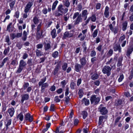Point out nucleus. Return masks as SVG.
I'll use <instances>...</instances> for the list:
<instances>
[{
  "label": "nucleus",
  "instance_id": "nucleus-1",
  "mask_svg": "<svg viewBox=\"0 0 133 133\" xmlns=\"http://www.w3.org/2000/svg\"><path fill=\"white\" fill-rule=\"evenodd\" d=\"M58 12L55 13V15L57 16L62 15L63 14L66 13L68 11L67 8L63 7L62 4L59 5L58 8Z\"/></svg>",
  "mask_w": 133,
  "mask_h": 133
},
{
  "label": "nucleus",
  "instance_id": "nucleus-2",
  "mask_svg": "<svg viewBox=\"0 0 133 133\" xmlns=\"http://www.w3.org/2000/svg\"><path fill=\"white\" fill-rule=\"evenodd\" d=\"M26 65V62L23 59L20 60L18 67L16 72L17 74L20 73L22 70L25 67Z\"/></svg>",
  "mask_w": 133,
  "mask_h": 133
},
{
  "label": "nucleus",
  "instance_id": "nucleus-3",
  "mask_svg": "<svg viewBox=\"0 0 133 133\" xmlns=\"http://www.w3.org/2000/svg\"><path fill=\"white\" fill-rule=\"evenodd\" d=\"M76 17L77 18L74 23L75 25L79 24L80 22L82 21V20L81 14H79L78 12H75L72 18L74 19Z\"/></svg>",
  "mask_w": 133,
  "mask_h": 133
},
{
  "label": "nucleus",
  "instance_id": "nucleus-4",
  "mask_svg": "<svg viewBox=\"0 0 133 133\" xmlns=\"http://www.w3.org/2000/svg\"><path fill=\"white\" fill-rule=\"evenodd\" d=\"M98 110L101 114L102 115H105L108 113V110L106 107H104L103 104H101L98 108Z\"/></svg>",
  "mask_w": 133,
  "mask_h": 133
},
{
  "label": "nucleus",
  "instance_id": "nucleus-5",
  "mask_svg": "<svg viewBox=\"0 0 133 133\" xmlns=\"http://www.w3.org/2000/svg\"><path fill=\"white\" fill-rule=\"evenodd\" d=\"M112 68H111L108 65H105L104 66L102 70L103 73L106 74L108 76H109L111 74V70Z\"/></svg>",
  "mask_w": 133,
  "mask_h": 133
},
{
  "label": "nucleus",
  "instance_id": "nucleus-6",
  "mask_svg": "<svg viewBox=\"0 0 133 133\" xmlns=\"http://www.w3.org/2000/svg\"><path fill=\"white\" fill-rule=\"evenodd\" d=\"M100 98L99 97H96L95 95H93L91 96L90 98L91 103H94L95 105L97 104L99 102Z\"/></svg>",
  "mask_w": 133,
  "mask_h": 133
},
{
  "label": "nucleus",
  "instance_id": "nucleus-7",
  "mask_svg": "<svg viewBox=\"0 0 133 133\" xmlns=\"http://www.w3.org/2000/svg\"><path fill=\"white\" fill-rule=\"evenodd\" d=\"M33 1H29L26 4L24 8V12H28L30 11L31 7L33 5Z\"/></svg>",
  "mask_w": 133,
  "mask_h": 133
},
{
  "label": "nucleus",
  "instance_id": "nucleus-8",
  "mask_svg": "<svg viewBox=\"0 0 133 133\" xmlns=\"http://www.w3.org/2000/svg\"><path fill=\"white\" fill-rule=\"evenodd\" d=\"M41 23L38 24L37 27V37L39 38L42 34V30L41 29Z\"/></svg>",
  "mask_w": 133,
  "mask_h": 133
},
{
  "label": "nucleus",
  "instance_id": "nucleus-9",
  "mask_svg": "<svg viewBox=\"0 0 133 133\" xmlns=\"http://www.w3.org/2000/svg\"><path fill=\"white\" fill-rule=\"evenodd\" d=\"M133 50V44L131 42L130 44L129 47L128 48L127 52L126 55L129 57L130 56V54L131 53Z\"/></svg>",
  "mask_w": 133,
  "mask_h": 133
},
{
  "label": "nucleus",
  "instance_id": "nucleus-10",
  "mask_svg": "<svg viewBox=\"0 0 133 133\" xmlns=\"http://www.w3.org/2000/svg\"><path fill=\"white\" fill-rule=\"evenodd\" d=\"M113 48L115 51H117L118 50L119 52H121V48L120 44L119 43L115 44L114 45Z\"/></svg>",
  "mask_w": 133,
  "mask_h": 133
},
{
  "label": "nucleus",
  "instance_id": "nucleus-11",
  "mask_svg": "<svg viewBox=\"0 0 133 133\" xmlns=\"http://www.w3.org/2000/svg\"><path fill=\"white\" fill-rule=\"evenodd\" d=\"M89 14V12L87 10H84L82 11L81 13V17L83 18L84 20H86L87 17V15Z\"/></svg>",
  "mask_w": 133,
  "mask_h": 133
},
{
  "label": "nucleus",
  "instance_id": "nucleus-12",
  "mask_svg": "<svg viewBox=\"0 0 133 133\" xmlns=\"http://www.w3.org/2000/svg\"><path fill=\"white\" fill-rule=\"evenodd\" d=\"M24 118L26 120H28L30 122H32L33 119V118L32 116H31L29 113H28L26 114L24 116Z\"/></svg>",
  "mask_w": 133,
  "mask_h": 133
},
{
  "label": "nucleus",
  "instance_id": "nucleus-13",
  "mask_svg": "<svg viewBox=\"0 0 133 133\" xmlns=\"http://www.w3.org/2000/svg\"><path fill=\"white\" fill-rule=\"evenodd\" d=\"M73 34L71 33L70 32L66 31L64 34L63 38L64 39H65L67 37H70L73 36Z\"/></svg>",
  "mask_w": 133,
  "mask_h": 133
},
{
  "label": "nucleus",
  "instance_id": "nucleus-14",
  "mask_svg": "<svg viewBox=\"0 0 133 133\" xmlns=\"http://www.w3.org/2000/svg\"><path fill=\"white\" fill-rule=\"evenodd\" d=\"M83 66L81 64L80 65L78 63H76L75 65V70L77 72H79L82 68H83Z\"/></svg>",
  "mask_w": 133,
  "mask_h": 133
},
{
  "label": "nucleus",
  "instance_id": "nucleus-15",
  "mask_svg": "<svg viewBox=\"0 0 133 133\" xmlns=\"http://www.w3.org/2000/svg\"><path fill=\"white\" fill-rule=\"evenodd\" d=\"M85 56L80 59L79 61L81 64L83 66L85 65L86 64L87 61L86 59Z\"/></svg>",
  "mask_w": 133,
  "mask_h": 133
},
{
  "label": "nucleus",
  "instance_id": "nucleus-16",
  "mask_svg": "<svg viewBox=\"0 0 133 133\" xmlns=\"http://www.w3.org/2000/svg\"><path fill=\"white\" fill-rule=\"evenodd\" d=\"M107 116L105 115L104 116H101L99 117L98 124L99 125H100L102 124L104 119L107 118Z\"/></svg>",
  "mask_w": 133,
  "mask_h": 133
},
{
  "label": "nucleus",
  "instance_id": "nucleus-17",
  "mask_svg": "<svg viewBox=\"0 0 133 133\" xmlns=\"http://www.w3.org/2000/svg\"><path fill=\"white\" fill-rule=\"evenodd\" d=\"M109 8L108 6H106L104 14L105 17L106 18H108L109 16Z\"/></svg>",
  "mask_w": 133,
  "mask_h": 133
},
{
  "label": "nucleus",
  "instance_id": "nucleus-18",
  "mask_svg": "<svg viewBox=\"0 0 133 133\" xmlns=\"http://www.w3.org/2000/svg\"><path fill=\"white\" fill-rule=\"evenodd\" d=\"M29 95L28 94H24L22 95L21 102L22 103L24 102V100H27L29 98Z\"/></svg>",
  "mask_w": 133,
  "mask_h": 133
},
{
  "label": "nucleus",
  "instance_id": "nucleus-19",
  "mask_svg": "<svg viewBox=\"0 0 133 133\" xmlns=\"http://www.w3.org/2000/svg\"><path fill=\"white\" fill-rule=\"evenodd\" d=\"M60 67V65L59 64H58L57 65L55 66L54 70V75H56L57 73L58 72Z\"/></svg>",
  "mask_w": 133,
  "mask_h": 133
},
{
  "label": "nucleus",
  "instance_id": "nucleus-20",
  "mask_svg": "<svg viewBox=\"0 0 133 133\" xmlns=\"http://www.w3.org/2000/svg\"><path fill=\"white\" fill-rule=\"evenodd\" d=\"M123 60V57L122 56H121L119 57L117 65V66L119 67L122 66V62Z\"/></svg>",
  "mask_w": 133,
  "mask_h": 133
},
{
  "label": "nucleus",
  "instance_id": "nucleus-21",
  "mask_svg": "<svg viewBox=\"0 0 133 133\" xmlns=\"http://www.w3.org/2000/svg\"><path fill=\"white\" fill-rule=\"evenodd\" d=\"M41 85V92L43 93V90L45 89V88L48 87V84L47 83H45L42 84Z\"/></svg>",
  "mask_w": 133,
  "mask_h": 133
},
{
  "label": "nucleus",
  "instance_id": "nucleus-22",
  "mask_svg": "<svg viewBox=\"0 0 133 133\" xmlns=\"http://www.w3.org/2000/svg\"><path fill=\"white\" fill-rule=\"evenodd\" d=\"M63 4L67 8L70 5V3L68 0H64L63 1Z\"/></svg>",
  "mask_w": 133,
  "mask_h": 133
},
{
  "label": "nucleus",
  "instance_id": "nucleus-23",
  "mask_svg": "<svg viewBox=\"0 0 133 133\" xmlns=\"http://www.w3.org/2000/svg\"><path fill=\"white\" fill-rule=\"evenodd\" d=\"M56 30L55 29H54L51 32V35L53 38H55L57 36L56 33Z\"/></svg>",
  "mask_w": 133,
  "mask_h": 133
},
{
  "label": "nucleus",
  "instance_id": "nucleus-24",
  "mask_svg": "<svg viewBox=\"0 0 133 133\" xmlns=\"http://www.w3.org/2000/svg\"><path fill=\"white\" fill-rule=\"evenodd\" d=\"M58 2V1L57 0H56L53 3L52 7V10L54 11L55 10Z\"/></svg>",
  "mask_w": 133,
  "mask_h": 133
},
{
  "label": "nucleus",
  "instance_id": "nucleus-25",
  "mask_svg": "<svg viewBox=\"0 0 133 133\" xmlns=\"http://www.w3.org/2000/svg\"><path fill=\"white\" fill-rule=\"evenodd\" d=\"M8 112L10 116H12L14 112V108L9 109H8Z\"/></svg>",
  "mask_w": 133,
  "mask_h": 133
},
{
  "label": "nucleus",
  "instance_id": "nucleus-26",
  "mask_svg": "<svg viewBox=\"0 0 133 133\" xmlns=\"http://www.w3.org/2000/svg\"><path fill=\"white\" fill-rule=\"evenodd\" d=\"M86 36V35H83L82 33H80L78 36V37L80 38V39L81 41H82L85 38Z\"/></svg>",
  "mask_w": 133,
  "mask_h": 133
},
{
  "label": "nucleus",
  "instance_id": "nucleus-27",
  "mask_svg": "<svg viewBox=\"0 0 133 133\" xmlns=\"http://www.w3.org/2000/svg\"><path fill=\"white\" fill-rule=\"evenodd\" d=\"M115 60V58H111L110 59L109 61L106 63V64L107 65L109 64H113L114 63Z\"/></svg>",
  "mask_w": 133,
  "mask_h": 133
},
{
  "label": "nucleus",
  "instance_id": "nucleus-28",
  "mask_svg": "<svg viewBox=\"0 0 133 133\" xmlns=\"http://www.w3.org/2000/svg\"><path fill=\"white\" fill-rule=\"evenodd\" d=\"M24 116L22 112H21L17 116V118L19 119L21 121H22L23 119Z\"/></svg>",
  "mask_w": 133,
  "mask_h": 133
},
{
  "label": "nucleus",
  "instance_id": "nucleus-29",
  "mask_svg": "<svg viewBox=\"0 0 133 133\" xmlns=\"http://www.w3.org/2000/svg\"><path fill=\"white\" fill-rule=\"evenodd\" d=\"M128 22L127 21H125L123 24L122 30L123 31H125L127 29V26Z\"/></svg>",
  "mask_w": 133,
  "mask_h": 133
},
{
  "label": "nucleus",
  "instance_id": "nucleus-30",
  "mask_svg": "<svg viewBox=\"0 0 133 133\" xmlns=\"http://www.w3.org/2000/svg\"><path fill=\"white\" fill-rule=\"evenodd\" d=\"M11 2L9 4V6L11 9H13L14 6L15 4V0H10Z\"/></svg>",
  "mask_w": 133,
  "mask_h": 133
},
{
  "label": "nucleus",
  "instance_id": "nucleus-31",
  "mask_svg": "<svg viewBox=\"0 0 133 133\" xmlns=\"http://www.w3.org/2000/svg\"><path fill=\"white\" fill-rule=\"evenodd\" d=\"M99 76L97 74H93L91 76V79L93 80L97 79L98 78Z\"/></svg>",
  "mask_w": 133,
  "mask_h": 133
},
{
  "label": "nucleus",
  "instance_id": "nucleus-32",
  "mask_svg": "<svg viewBox=\"0 0 133 133\" xmlns=\"http://www.w3.org/2000/svg\"><path fill=\"white\" fill-rule=\"evenodd\" d=\"M18 64V61L17 59L13 60L11 61L10 64L15 66L17 65Z\"/></svg>",
  "mask_w": 133,
  "mask_h": 133
},
{
  "label": "nucleus",
  "instance_id": "nucleus-33",
  "mask_svg": "<svg viewBox=\"0 0 133 133\" xmlns=\"http://www.w3.org/2000/svg\"><path fill=\"white\" fill-rule=\"evenodd\" d=\"M33 21L35 24H38L39 22L38 19L36 16H35L34 17L33 19Z\"/></svg>",
  "mask_w": 133,
  "mask_h": 133
},
{
  "label": "nucleus",
  "instance_id": "nucleus-34",
  "mask_svg": "<svg viewBox=\"0 0 133 133\" xmlns=\"http://www.w3.org/2000/svg\"><path fill=\"white\" fill-rule=\"evenodd\" d=\"M90 19L91 20L92 22H95L96 20V16L95 15L93 14L91 17H89Z\"/></svg>",
  "mask_w": 133,
  "mask_h": 133
},
{
  "label": "nucleus",
  "instance_id": "nucleus-35",
  "mask_svg": "<svg viewBox=\"0 0 133 133\" xmlns=\"http://www.w3.org/2000/svg\"><path fill=\"white\" fill-rule=\"evenodd\" d=\"M44 48L45 50H49L51 48L50 44L49 43H45L44 45Z\"/></svg>",
  "mask_w": 133,
  "mask_h": 133
},
{
  "label": "nucleus",
  "instance_id": "nucleus-36",
  "mask_svg": "<svg viewBox=\"0 0 133 133\" xmlns=\"http://www.w3.org/2000/svg\"><path fill=\"white\" fill-rule=\"evenodd\" d=\"M46 77H44L38 83L39 86H41L42 84L45 82L46 80Z\"/></svg>",
  "mask_w": 133,
  "mask_h": 133
},
{
  "label": "nucleus",
  "instance_id": "nucleus-37",
  "mask_svg": "<svg viewBox=\"0 0 133 133\" xmlns=\"http://www.w3.org/2000/svg\"><path fill=\"white\" fill-rule=\"evenodd\" d=\"M36 54L37 56H41L43 55L42 53L40 50L37 49L36 51Z\"/></svg>",
  "mask_w": 133,
  "mask_h": 133
},
{
  "label": "nucleus",
  "instance_id": "nucleus-38",
  "mask_svg": "<svg viewBox=\"0 0 133 133\" xmlns=\"http://www.w3.org/2000/svg\"><path fill=\"white\" fill-rule=\"evenodd\" d=\"M83 101H84V103L85 105H88L89 104V100L85 98H83Z\"/></svg>",
  "mask_w": 133,
  "mask_h": 133
},
{
  "label": "nucleus",
  "instance_id": "nucleus-39",
  "mask_svg": "<svg viewBox=\"0 0 133 133\" xmlns=\"http://www.w3.org/2000/svg\"><path fill=\"white\" fill-rule=\"evenodd\" d=\"M52 121H56L59 117L58 115L57 114L52 115L51 116Z\"/></svg>",
  "mask_w": 133,
  "mask_h": 133
},
{
  "label": "nucleus",
  "instance_id": "nucleus-40",
  "mask_svg": "<svg viewBox=\"0 0 133 133\" xmlns=\"http://www.w3.org/2000/svg\"><path fill=\"white\" fill-rule=\"evenodd\" d=\"M76 87V83L74 82H71L70 84V87L71 89L72 90H74L75 87Z\"/></svg>",
  "mask_w": 133,
  "mask_h": 133
},
{
  "label": "nucleus",
  "instance_id": "nucleus-41",
  "mask_svg": "<svg viewBox=\"0 0 133 133\" xmlns=\"http://www.w3.org/2000/svg\"><path fill=\"white\" fill-rule=\"evenodd\" d=\"M122 100L121 99H118L117 102L116 103V105L118 106L122 104Z\"/></svg>",
  "mask_w": 133,
  "mask_h": 133
},
{
  "label": "nucleus",
  "instance_id": "nucleus-42",
  "mask_svg": "<svg viewBox=\"0 0 133 133\" xmlns=\"http://www.w3.org/2000/svg\"><path fill=\"white\" fill-rule=\"evenodd\" d=\"M82 113L83 116V118L84 119L87 116V111H82Z\"/></svg>",
  "mask_w": 133,
  "mask_h": 133
},
{
  "label": "nucleus",
  "instance_id": "nucleus-43",
  "mask_svg": "<svg viewBox=\"0 0 133 133\" xmlns=\"http://www.w3.org/2000/svg\"><path fill=\"white\" fill-rule=\"evenodd\" d=\"M10 50V48L9 47L7 48H6L3 52V54L5 55H6L9 52Z\"/></svg>",
  "mask_w": 133,
  "mask_h": 133
},
{
  "label": "nucleus",
  "instance_id": "nucleus-44",
  "mask_svg": "<svg viewBox=\"0 0 133 133\" xmlns=\"http://www.w3.org/2000/svg\"><path fill=\"white\" fill-rule=\"evenodd\" d=\"M58 52L57 51H55L52 53V57L54 58H56L58 56Z\"/></svg>",
  "mask_w": 133,
  "mask_h": 133
},
{
  "label": "nucleus",
  "instance_id": "nucleus-45",
  "mask_svg": "<svg viewBox=\"0 0 133 133\" xmlns=\"http://www.w3.org/2000/svg\"><path fill=\"white\" fill-rule=\"evenodd\" d=\"M97 60V58L96 57H94L91 59V62L92 64H94L95 62Z\"/></svg>",
  "mask_w": 133,
  "mask_h": 133
},
{
  "label": "nucleus",
  "instance_id": "nucleus-46",
  "mask_svg": "<svg viewBox=\"0 0 133 133\" xmlns=\"http://www.w3.org/2000/svg\"><path fill=\"white\" fill-rule=\"evenodd\" d=\"M11 119H10L9 120H8L7 121V124H6L5 126L6 127L7 129L8 128V126L9 125H10L11 123Z\"/></svg>",
  "mask_w": 133,
  "mask_h": 133
},
{
  "label": "nucleus",
  "instance_id": "nucleus-47",
  "mask_svg": "<svg viewBox=\"0 0 133 133\" xmlns=\"http://www.w3.org/2000/svg\"><path fill=\"white\" fill-rule=\"evenodd\" d=\"M42 12L44 14H46L48 12V10L47 8H44L42 10Z\"/></svg>",
  "mask_w": 133,
  "mask_h": 133
},
{
  "label": "nucleus",
  "instance_id": "nucleus-48",
  "mask_svg": "<svg viewBox=\"0 0 133 133\" xmlns=\"http://www.w3.org/2000/svg\"><path fill=\"white\" fill-rule=\"evenodd\" d=\"M124 78V76L123 74H121L120 75L119 78H118V81L119 82H121Z\"/></svg>",
  "mask_w": 133,
  "mask_h": 133
},
{
  "label": "nucleus",
  "instance_id": "nucleus-49",
  "mask_svg": "<svg viewBox=\"0 0 133 133\" xmlns=\"http://www.w3.org/2000/svg\"><path fill=\"white\" fill-rule=\"evenodd\" d=\"M78 94L79 96V97L80 98H81L83 96V92L82 90H79L78 92Z\"/></svg>",
  "mask_w": 133,
  "mask_h": 133
},
{
  "label": "nucleus",
  "instance_id": "nucleus-50",
  "mask_svg": "<svg viewBox=\"0 0 133 133\" xmlns=\"http://www.w3.org/2000/svg\"><path fill=\"white\" fill-rule=\"evenodd\" d=\"M67 66V64L66 63H65L62 66V68L63 70L65 71L66 70Z\"/></svg>",
  "mask_w": 133,
  "mask_h": 133
},
{
  "label": "nucleus",
  "instance_id": "nucleus-51",
  "mask_svg": "<svg viewBox=\"0 0 133 133\" xmlns=\"http://www.w3.org/2000/svg\"><path fill=\"white\" fill-rule=\"evenodd\" d=\"M96 52L94 50L92 51L91 52L90 55L91 57H95L96 55Z\"/></svg>",
  "mask_w": 133,
  "mask_h": 133
},
{
  "label": "nucleus",
  "instance_id": "nucleus-52",
  "mask_svg": "<svg viewBox=\"0 0 133 133\" xmlns=\"http://www.w3.org/2000/svg\"><path fill=\"white\" fill-rule=\"evenodd\" d=\"M55 105L54 104H51V105L50 110L51 111H55Z\"/></svg>",
  "mask_w": 133,
  "mask_h": 133
},
{
  "label": "nucleus",
  "instance_id": "nucleus-53",
  "mask_svg": "<svg viewBox=\"0 0 133 133\" xmlns=\"http://www.w3.org/2000/svg\"><path fill=\"white\" fill-rule=\"evenodd\" d=\"M12 25V23H10L7 26V30L9 32L10 31V28L11 27V26Z\"/></svg>",
  "mask_w": 133,
  "mask_h": 133
},
{
  "label": "nucleus",
  "instance_id": "nucleus-54",
  "mask_svg": "<svg viewBox=\"0 0 133 133\" xmlns=\"http://www.w3.org/2000/svg\"><path fill=\"white\" fill-rule=\"evenodd\" d=\"M54 100L57 103L60 102L61 101V99L59 98L58 96H57L55 97Z\"/></svg>",
  "mask_w": 133,
  "mask_h": 133
},
{
  "label": "nucleus",
  "instance_id": "nucleus-55",
  "mask_svg": "<svg viewBox=\"0 0 133 133\" xmlns=\"http://www.w3.org/2000/svg\"><path fill=\"white\" fill-rule=\"evenodd\" d=\"M27 63L30 66L32 65V59H29L27 62Z\"/></svg>",
  "mask_w": 133,
  "mask_h": 133
},
{
  "label": "nucleus",
  "instance_id": "nucleus-56",
  "mask_svg": "<svg viewBox=\"0 0 133 133\" xmlns=\"http://www.w3.org/2000/svg\"><path fill=\"white\" fill-rule=\"evenodd\" d=\"M97 33H98L97 30V29L95 30L94 31L93 33V34H92V36H93V37H96L97 36Z\"/></svg>",
  "mask_w": 133,
  "mask_h": 133
},
{
  "label": "nucleus",
  "instance_id": "nucleus-57",
  "mask_svg": "<svg viewBox=\"0 0 133 133\" xmlns=\"http://www.w3.org/2000/svg\"><path fill=\"white\" fill-rule=\"evenodd\" d=\"M28 57V54L26 53H24L23 55L22 58L23 59H26Z\"/></svg>",
  "mask_w": 133,
  "mask_h": 133
},
{
  "label": "nucleus",
  "instance_id": "nucleus-58",
  "mask_svg": "<svg viewBox=\"0 0 133 133\" xmlns=\"http://www.w3.org/2000/svg\"><path fill=\"white\" fill-rule=\"evenodd\" d=\"M67 15L68 14H66V15H64L63 17L64 18V21L66 22L68 21L69 18V16Z\"/></svg>",
  "mask_w": 133,
  "mask_h": 133
},
{
  "label": "nucleus",
  "instance_id": "nucleus-59",
  "mask_svg": "<svg viewBox=\"0 0 133 133\" xmlns=\"http://www.w3.org/2000/svg\"><path fill=\"white\" fill-rule=\"evenodd\" d=\"M16 46L18 47L19 49H20L22 47V44L20 42H19L17 43Z\"/></svg>",
  "mask_w": 133,
  "mask_h": 133
},
{
  "label": "nucleus",
  "instance_id": "nucleus-60",
  "mask_svg": "<svg viewBox=\"0 0 133 133\" xmlns=\"http://www.w3.org/2000/svg\"><path fill=\"white\" fill-rule=\"evenodd\" d=\"M65 101L66 103L67 104L69 103V102L70 100V98L68 96H67L66 97H65Z\"/></svg>",
  "mask_w": 133,
  "mask_h": 133
},
{
  "label": "nucleus",
  "instance_id": "nucleus-61",
  "mask_svg": "<svg viewBox=\"0 0 133 133\" xmlns=\"http://www.w3.org/2000/svg\"><path fill=\"white\" fill-rule=\"evenodd\" d=\"M29 86V84L28 83H25L23 85V88L25 89Z\"/></svg>",
  "mask_w": 133,
  "mask_h": 133
},
{
  "label": "nucleus",
  "instance_id": "nucleus-62",
  "mask_svg": "<svg viewBox=\"0 0 133 133\" xmlns=\"http://www.w3.org/2000/svg\"><path fill=\"white\" fill-rule=\"evenodd\" d=\"M101 6V4L100 3H97L96 4V8L97 9H100Z\"/></svg>",
  "mask_w": 133,
  "mask_h": 133
},
{
  "label": "nucleus",
  "instance_id": "nucleus-63",
  "mask_svg": "<svg viewBox=\"0 0 133 133\" xmlns=\"http://www.w3.org/2000/svg\"><path fill=\"white\" fill-rule=\"evenodd\" d=\"M19 12L18 11H17L16 12L14 16L16 18H17L19 17Z\"/></svg>",
  "mask_w": 133,
  "mask_h": 133
},
{
  "label": "nucleus",
  "instance_id": "nucleus-64",
  "mask_svg": "<svg viewBox=\"0 0 133 133\" xmlns=\"http://www.w3.org/2000/svg\"><path fill=\"white\" fill-rule=\"evenodd\" d=\"M102 45L100 44L96 48V49L99 51H101V50L102 48Z\"/></svg>",
  "mask_w": 133,
  "mask_h": 133
}]
</instances>
